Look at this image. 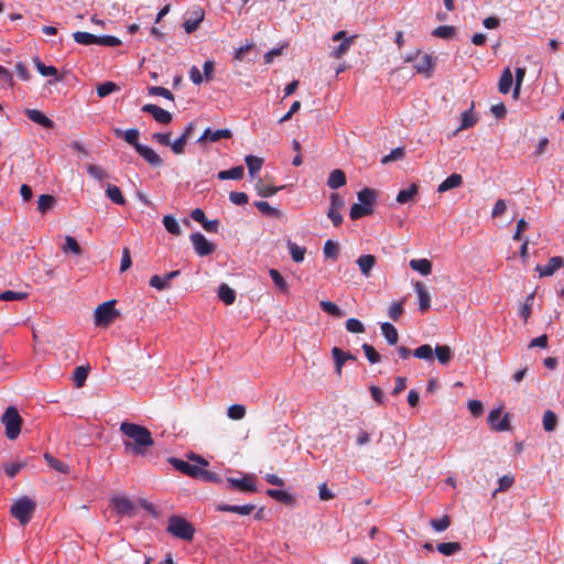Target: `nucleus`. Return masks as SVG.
<instances>
[{"instance_id":"obj_1","label":"nucleus","mask_w":564,"mask_h":564,"mask_svg":"<svg viewBox=\"0 0 564 564\" xmlns=\"http://www.w3.org/2000/svg\"><path fill=\"white\" fill-rule=\"evenodd\" d=\"M120 431L128 438L123 441L126 451L134 456H143L154 444L151 432L142 425L122 422Z\"/></svg>"},{"instance_id":"obj_2","label":"nucleus","mask_w":564,"mask_h":564,"mask_svg":"<svg viewBox=\"0 0 564 564\" xmlns=\"http://www.w3.org/2000/svg\"><path fill=\"white\" fill-rule=\"evenodd\" d=\"M166 530L173 536L184 541H191L195 533L194 527L186 519L180 516L169 518Z\"/></svg>"},{"instance_id":"obj_3","label":"nucleus","mask_w":564,"mask_h":564,"mask_svg":"<svg viewBox=\"0 0 564 564\" xmlns=\"http://www.w3.org/2000/svg\"><path fill=\"white\" fill-rule=\"evenodd\" d=\"M35 508L36 505L31 498L22 497L11 506L10 513L24 525L32 519Z\"/></svg>"},{"instance_id":"obj_4","label":"nucleus","mask_w":564,"mask_h":564,"mask_svg":"<svg viewBox=\"0 0 564 564\" xmlns=\"http://www.w3.org/2000/svg\"><path fill=\"white\" fill-rule=\"evenodd\" d=\"M1 422L6 426V436L9 440H15L22 425V419L14 406H9L1 416Z\"/></svg>"},{"instance_id":"obj_5","label":"nucleus","mask_w":564,"mask_h":564,"mask_svg":"<svg viewBox=\"0 0 564 564\" xmlns=\"http://www.w3.org/2000/svg\"><path fill=\"white\" fill-rule=\"evenodd\" d=\"M118 315L115 310V301H108L97 306L94 313L97 326H108Z\"/></svg>"},{"instance_id":"obj_6","label":"nucleus","mask_w":564,"mask_h":564,"mask_svg":"<svg viewBox=\"0 0 564 564\" xmlns=\"http://www.w3.org/2000/svg\"><path fill=\"white\" fill-rule=\"evenodd\" d=\"M189 239L193 243L195 252L200 256H208L214 252L215 247L212 242H209L206 237L200 232H194L189 236Z\"/></svg>"},{"instance_id":"obj_7","label":"nucleus","mask_w":564,"mask_h":564,"mask_svg":"<svg viewBox=\"0 0 564 564\" xmlns=\"http://www.w3.org/2000/svg\"><path fill=\"white\" fill-rule=\"evenodd\" d=\"M111 503L115 511L120 516H133L134 514V503L124 496H115L111 498Z\"/></svg>"},{"instance_id":"obj_8","label":"nucleus","mask_w":564,"mask_h":564,"mask_svg":"<svg viewBox=\"0 0 564 564\" xmlns=\"http://www.w3.org/2000/svg\"><path fill=\"white\" fill-rule=\"evenodd\" d=\"M227 482L243 492H256L257 486L254 484V477L252 475H245L242 478H227Z\"/></svg>"},{"instance_id":"obj_9","label":"nucleus","mask_w":564,"mask_h":564,"mask_svg":"<svg viewBox=\"0 0 564 564\" xmlns=\"http://www.w3.org/2000/svg\"><path fill=\"white\" fill-rule=\"evenodd\" d=\"M141 110L143 112L150 113L155 121L163 124L170 123L173 118L171 112L153 104H147L142 106Z\"/></svg>"},{"instance_id":"obj_10","label":"nucleus","mask_w":564,"mask_h":564,"mask_svg":"<svg viewBox=\"0 0 564 564\" xmlns=\"http://www.w3.org/2000/svg\"><path fill=\"white\" fill-rule=\"evenodd\" d=\"M135 151L151 166L159 167L163 164L162 158L152 148L148 145H137Z\"/></svg>"},{"instance_id":"obj_11","label":"nucleus","mask_w":564,"mask_h":564,"mask_svg":"<svg viewBox=\"0 0 564 564\" xmlns=\"http://www.w3.org/2000/svg\"><path fill=\"white\" fill-rule=\"evenodd\" d=\"M561 268H564V258L552 257L545 265H536L535 270L543 278L553 275Z\"/></svg>"},{"instance_id":"obj_12","label":"nucleus","mask_w":564,"mask_h":564,"mask_svg":"<svg viewBox=\"0 0 564 564\" xmlns=\"http://www.w3.org/2000/svg\"><path fill=\"white\" fill-rule=\"evenodd\" d=\"M488 424L496 431H507L509 422L507 415L502 416L500 409H494L488 414Z\"/></svg>"},{"instance_id":"obj_13","label":"nucleus","mask_w":564,"mask_h":564,"mask_svg":"<svg viewBox=\"0 0 564 564\" xmlns=\"http://www.w3.org/2000/svg\"><path fill=\"white\" fill-rule=\"evenodd\" d=\"M170 463L178 471H181L187 476L198 478L202 467H199L197 465L189 464L188 462H185L180 458H174V457L170 458Z\"/></svg>"},{"instance_id":"obj_14","label":"nucleus","mask_w":564,"mask_h":564,"mask_svg":"<svg viewBox=\"0 0 564 564\" xmlns=\"http://www.w3.org/2000/svg\"><path fill=\"white\" fill-rule=\"evenodd\" d=\"M231 131L229 129L212 130L210 128L205 129L203 134L198 138L197 142L202 143L205 141L217 142L221 139H230Z\"/></svg>"},{"instance_id":"obj_15","label":"nucleus","mask_w":564,"mask_h":564,"mask_svg":"<svg viewBox=\"0 0 564 564\" xmlns=\"http://www.w3.org/2000/svg\"><path fill=\"white\" fill-rule=\"evenodd\" d=\"M191 217L199 223L203 228L208 232H217L218 230V220H208L205 216V213L200 208H195L191 213Z\"/></svg>"},{"instance_id":"obj_16","label":"nucleus","mask_w":564,"mask_h":564,"mask_svg":"<svg viewBox=\"0 0 564 564\" xmlns=\"http://www.w3.org/2000/svg\"><path fill=\"white\" fill-rule=\"evenodd\" d=\"M435 61L430 54H423L414 65V68L419 74L425 75L426 78L433 74Z\"/></svg>"},{"instance_id":"obj_17","label":"nucleus","mask_w":564,"mask_h":564,"mask_svg":"<svg viewBox=\"0 0 564 564\" xmlns=\"http://www.w3.org/2000/svg\"><path fill=\"white\" fill-rule=\"evenodd\" d=\"M25 116L33 121L34 123L45 128L52 129L54 127V121L47 118L43 112L37 109H25Z\"/></svg>"},{"instance_id":"obj_18","label":"nucleus","mask_w":564,"mask_h":564,"mask_svg":"<svg viewBox=\"0 0 564 564\" xmlns=\"http://www.w3.org/2000/svg\"><path fill=\"white\" fill-rule=\"evenodd\" d=\"M256 509L254 505L248 503L242 506L237 505H228V503H218L216 506L217 511L221 512H234L240 516H248Z\"/></svg>"},{"instance_id":"obj_19","label":"nucleus","mask_w":564,"mask_h":564,"mask_svg":"<svg viewBox=\"0 0 564 564\" xmlns=\"http://www.w3.org/2000/svg\"><path fill=\"white\" fill-rule=\"evenodd\" d=\"M113 133L117 138H121L127 143L132 145L134 148V150H137V145H141V143L138 142L139 135H140V132L138 129L121 130L119 128H115Z\"/></svg>"},{"instance_id":"obj_20","label":"nucleus","mask_w":564,"mask_h":564,"mask_svg":"<svg viewBox=\"0 0 564 564\" xmlns=\"http://www.w3.org/2000/svg\"><path fill=\"white\" fill-rule=\"evenodd\" d=\"M417 297H419V308L421 312H425L431 306V296L425 285L422 282H416L414 284Z\"/></svg>"},{"instance_id":"obj_21","label":"nucleus","mask_w":564,"mask_h":564,"mask_svg":"<svg viewBox=\"0 0 564 564\" xmlns=\"http://www.w3.org/2000/svg\"><path fill=\"white\" fill-rule=\"evenodd\" d=\"M204 20V11L202 9H195L188 19L184 22L185 32L191 34L196 31Z\"/></svg>"},{"instance_id":"obj_22","label":"nucleus","mask_w":564,"mask_h":564,"mask_svg":"<svg viewBox=\"0 0 564 564\" xmlns=\"http://www.w3.org/2000/svg\"><path fill=\"white\" fill-rule=\"evenodd\" d=\"M332 355L335 361V368L338 376L341 375V369L345 362L349 359H355V357L351 354L345 352L338 347H334L332 349Z\"/></svg>"},{"instance_id":"obj_23","label":"nucleus","mask_w":564,"mask_h":564,"mask_svg":"<svg viewBox=\"0 0 564 564\" xmlns=\"http://www.w3.org/2000/svg\"><path fill=\"white\" fill-rule=\"evenodd\" d=\"M463 184V177L460 174H451L444 180L437 187L438 193H445L452 188H456Z\"/></svg>"},{"instance_id":"obj_24","label":"nucleus","mask_w":564,"mask_h":564,"mask_svg":"<svg viewBox=\"0 0 564 564\" xmlns=\"http://www.w3.org/2000/svg\"><path fill=\"white\" fill-rule=\"evenodd\" d=\"M357 198L360 205L373 208V204L377 199V193L372 188H364L357 193Z\"/></svg>"},{"instance_id":"obj_25","label":"nucleus","mask_w":564,"mask_h":564,"mask_svg":"<svg viewBox=\"0 0 564 564\" xmlns=\"http://www.w3.org/2000/svg\"><path fill=\"white\" fill-rule=\"evenodd\" d=\"M357 264L365 276H369L376 264V257L372 254H364L357 259Z\"/></svg>"},{"instance_id":"obj_26","label":"nucleus","mask_w":564,"mask_h":564,"mask_svg":"<svg viewBox=\"0 0 564 564\" xmlns=\"http://www.w3.org/2000/svg\"><path fill=\"white\" fill-rule=\"evenodd\" d=\"M345 184H346V174L344 173V171L336 169L330 172L328 180H327L328 187H330L332 189H337V188L344 186Z\"/></svg>"},{"instance_id":"obj_27","label":"nucleus","mask_w":564,"mask_h":564,"mask_svg":"<svg viewBox=\"0 0 564 564\" xmlns=\"http://www.w3.org/2000/svg\"><path fill=\"white\" fill-rule=\"evenodd\" d=\"M245 173L242 165L235 166L230 170H224L217 173V177L221 181L225 180H241Z\"/></svg>"},{"instance_id":"obj_28","label":"nucleus","mask_w":564,"mask_h":564,"mask_svg":"<svg viewBox=\"0 0 564 564\" xmlns=\"http://www.w3.org/2000/svg\"><path fill=\"white\" fill-rule=\"evenodd\" d=\"M410 267L422 275H429L432 272V262L427 259H412Z\"/></svg>"},{"instance_id":"obj_29","label":"nucleus","mask_w":564,"mask_h":564,"mask_svg":"<svg viewBox=\"0 0 564 564\" xmlns=\"http://www.w3.org/2000/svg\"><path fill=\"white\" fill-rule=\"evenodd\" d=\"M218 297L226 304L231 305L236 300V292L226 283L218 288Z\"/></svg>"},{"instance_id":"obj_30","label":"nucleus","mask_w":564,"mask_h":564,"mask_svg":"<svg viewBox=\"0 0 564 564\" xmlns=\"http://www.w3.org/2000/svg\"><path fill=\"white\" fill-rule=\"evenodd\" d=\"M513 83V76L510 68H506L499 79L498 89L501 94H508Z\"/></svg>"},{"instance_id":"obj_31","label":"nucleus","mask_w":564,"mask_h":564,"mask_svg":"<svg viewBox=\"0 0 564 564\" xmlns=\"http://www.w3.org/2000/svg\"><path fill=\"white\" fill-rule=\"evenodd\" d=\"M106 195L112 203H115L117 205L126 204V199L121 193V189L116 185L107 184Z\"/></svg>"},{"instance_id":"obj_32","label":"nucleus","mask_w":564,"mask_h":564,"mask_svg":"<svg viewBox=\"0 0 564 564\" xmlns=\"http://www.w3.org/2000/svg\"><path fill=\"white\" fill-rule=\"evenodd\" d=\"M381 332H382V335L384 336L386 340L388 341V344L395 345L398 343L399 334H398L397 328L392 324L387 323V322L382 323Z\"/></svg>"},{"instance_id":"obj_33","label":"nucleus","mask_w":564,"mask_h":564,"mask_svg":"<svg viewBox=\"0 0 564 564\" xmlns=\"http://www.w3.org/2000/svg\"><path fill=\"white\" fill-rule=\"evenodd\" d=\"M254 206L263 215H267V216H270V217H274V218L281 217V212L278 208L272 207L265 200H257V202H254Z\"/></svg>"},{"instance_id":"obj_34","label":"nucleus","mask_w":564,"mask_h":564,"mask_svg":"<svg viewBox=\"0 0 564 564\" xmlns=\"http://www.w3.org/2000/svg\"><path fill=\"white\" fill-rule=\"evenodd\" d=\"M245 162L251 177H253L261 170L263 164V160L254 155H247Z\"/></svg>"},{"instance_id":"obj_35","label":"nucleus","mask_w":564,"mask_h":564,"mask_svg":"<svg viewBox=\"0 0 564 564\" xmlns=\"http://www.w3.org/2000/svg\"><path fill=\"white\" fill-rule=\"evenodd\" d=\"M478 118L473 112V107L462 113V122L457 131L469 129L476 124Z\"/></svg>"},{"instance_id":"obj_36","label":"nucleus","mask_w":564,"mask_h":564,"mask_svg":"<svg viewBox=\"0 0 564 564\" xmlns=\"http://www.w3.org/2000/svg\"><path fill=\"white\" fill-rule=\"evenodd\" d=\"M417 186L415 184L410 185L408 188L401 189L397 195V202L399 204H405L410 202L417 194Z\"/></svg>"},{"instance_id":"obj_37","label":"nucleus","mask_w":564,"mask_h":564,"mask_svg":"<svg viewBox=\"0 0 564 564\" xmlns=\"http://www.w3.org/2000/svg\"><path fill=\"white\" fill-rule=\"evenodd\" d=\"M288 248H289L291 258L293 259L294 262L300 263L304 260V256L306 252V249L304 247H300L295 242L289 240Z\"/></svg>"},{"instance_id":"obj_38","label":"nucleus","mask_w":564,"mask_h":564,"mask_svg":"<svg viewBox=\"0 0 564 564\" xmlns=\"http://www.w3.org/2000/svg\"><path fill=\"white\" fill-rule=\"evenodd\" d=\"M74 41L82 45H91L97 44V35L88 33V32H80L77 31L73 33Z\"/></svg>"},{"instance_id":"obj_39","label":"nucleus","mask_w":564,"mask_h":564,"mask_svg":"<svg viewBox=\"0 0 564 564\" xmlns=\"http://www.w3.org/2000/svg\"><path fill=\"white\" fill-rule=\"evenodd\" d=\"M435 356H436L437 360L440 361V364L446 365L453 358V351L449 346H446V345L436 346Z\"/></svg>"},{"instance_id":"obj_40","label":"nucleus","mask_w":564,"mask_h":564,"mask_svg":"<svg viewBox=\"0 0 564 564\" xmlns=\"http://www.w3.org/2000/svg\"><path fill=\"white\" fill-rule=\"evenodd\" d=\"M44 459L47 462V464L50 465V467H52L53 469L59 471V473H63V474H68L69 473V467L67 464H65L64 462L62 460H58L56 459L55 457H53L51 454L48 453H45L44 454Z\"/></svg>"},{"instance_id":"obj_41","label":"nucleus","mask_w":564,"mask_h":564,"mask_svg":"<svg viewBox=\"0 0 564 564\" xmlns=\"http://www.w3.org/2000/svg\"><path fill=\"white\" fill-rule=\"evenodd\" d=\"M373 213V208L366 207L360 205L359 203L354 204L350 207L349 216L351 219H359L361 217H365L367 215H370Z\"/></svg>"},{"instance_id":"obj_42","label":"nucleus","mask_w":564,"mask_h":564,"mask_svg":"<svg viewBox=\"0 0 564 564\" xmlns=\"http://www.w3.org/2000/svg\"><path fill=\"white\" fill-rule=\"evenodd\" d=\"M89 367L79 366L76 367L73 373V380L77 388H80L85 384V381L88 377Z\"/></svg>"},{"instance_id":"obj_43","label":"nucleus","mask_w":564,"mask_h":564,"mask_svg":"<svg viewBox=\"0 0 564 564\" xmlns=\"http://www.w3.org/2000/svg\"><path fill=\"white\" fill-rule=\"evenodd\" d=\"M436 550L443 555L449 556L460 550V544L458 542H443L437 544Z\"/></svg>"},{"instance_id":"obj_44","label":"nucleus","mask_w":564,"mask_h":564,"mask_svg":"<svg viewBox=\"0 0 564 564\" xmlns=\"http://www.w3.org/2000/svg\"><path fill=\"white\" fill-rule=\"evenodd\" d=\"M257 192L258 195L261 197H271L275 195L280 189H282L284 186H271L263 184L261 181L257 184Z\"/></svg>"},{"instance_id":"obj_45","label":"nucleus","mask_w":564,"mask_h":564,"mask_svg":"<svg viewBox=\"0 0 564 564\" xmlns=\"http://www.w3.org/2000/svg\"><path fill=\"white\" fill-rule=\"evenodd\" d=\"M543 429L546 431V432H552L555 430L556 425H557V416L556 414L551 411V410H547L544 412L543 414Z\"/></svg>"},{"instance_id":"obj_46","label":"nucleus","mask_w":564,"mask_h":564,"mask_svg":"<svg viewBox=\"0 0 564 564\" xmlns=\"http://www.w3.org/2000/svg\"><path fill=\"white\" fill-rule=\"evenodd\" d=\"M55 204V198L52 195L43 194L39 197L37 209L40 213L45 214Z\"/></svg>"},{"instance_id":"obj_47","label":"nucleus","mask_w":564,"mask_h":564,"mask_svg":"<svg viewBox=\"0 0 564 564\" xmlns=\"http://www.w3.org/2000/svg\"><path fill=\"white\" fill-rule=\"evenodd\" d=\"M413 356L423 359V360H432L433 359V348L429 344L421 345L416 349L413 350Z\"/></svg>"},{"instance_id":"obj_48","label":"nucleus","mask_w":564,"mask_h":564,"mask_svg":"<svg viewBox=\"0 0 564 564\" xmlns=\"http://www.w3.org/2000/svg\"><path fill=\"white\" fill-rule=\"evenodd\" d=\"M34 65L42 76H56L57 69L54 66H46L39 57L33 58Z\"/></svg>"},{"instance_id":"obj_49","label":"nucleus","mask_w":564,"mask_h":564,"mask_svg":"<svg viewBox=\"0 0 564 564\" xmlns=\"http://www.w3.org/2000/svg\"><path fill=\"white\" fill-rule=\"evenodd\" d=\"M119 87L113 82H104L97 86V95L98 97L104 98L117 91Z\"/></svg>"},{"instance_id":"obj_50","label":"nucleus","mask_w":564,"mask_h":564,"mask_svg":"<svg viewBox=\"0 0 564 564\" xmlns=\"http://www.w3.org/2000/svg\"><path fill=\"white\" fill-rule=\"evenodd\" d=\"M87 173L97 181H104L109 177L108 173L99 165L88 164Z\"/></svg>"},{"instance_id":"obj_51","label":"nucleus","mask_w":564,"mask_h":564,"mask_svg":"<svg viewBox=\"0 0 564 564\" xmlns=\"http://www.w3.org/2000/svg\"><path fill=\"white\" fill-rule=\"evenodd\" d=\"M163 225L170 234L175 235V236H178L181 234L180 225L174 217H172L170 215L164 216Z\"/></svg>"},{"instance_id":"obj_52","label":"nucleus","mask_w":564,"mask_h":564,"mask_svg":"<svg viewBox=\"0 0 564 564\" xmlns=\"http://www.w3.org/2000/svg\"><path fill=\"white\" fill-rule=\"evenodd\" d=\"M319 305L324 312L328 313L332 316H335V317L344 316V312L335 303H333L330 301H322L319 303Z\"/></svg>"},{"instance_id":"obj_53","label":"nucleus","mask_w":564,"mask_h":564,"mask_svg":"<svg viewBox=\"0 0 564 564\" xmlns=\"http://www.w3.org/2000/svg\"><path fill=\"white\" fill-rule=\"evenodd\" d=\"M323 251L326 258L335 260L338 258L339 254L338 243L333 240H327L324 245Z\"/></svg>"},{"instance_id":"obj_54","label":"nucleus","mask_w":564,"mask_h":564,"mask_svg":"<svg viewBox=\"0 0 564 564\" xmlns=\"http://www.w3.org/2000/svg\"><path fill=\"white\" fill-rule=\"evenodd\" d=\"M269 273H270V276H271L273 283L275 284V286L278 289H280L282 292H286L289 289V285L285 281V279L281 275V273L275 269H271L269 271Z\"/></svg>"},{"instance_id":"obj_55","label":"nucleus","mask_w":564,"mask_h":564,"mask_svg":"<svg viewBox=\"0 0 564 564\" xmlns=\"http://www.w3.org/2000/svg\"><path fill=\"white\" fill-rule=\"evenodd\" d=\"M28 296L26 292L4 291L0 293V301H23Z\"/></svg>"},{"instance_id":"obj_56","label":"nucleus","mask_w":564,"mask_h":564,"mask_svg":"<svg viewBox=\"0 0 564 564\" xmlns=\"http://www.w3.org/2000/svg\"><path fill=\"white\" fill-rule=\"evenodd\" d=\"M227 414L231 420H241L246 415V408L241 404H232L228 408Z\"/></svg>"},{"instance_id":"obj_57","label":"nucleus","mask_w":564,"mask_h":564,"mask_svg":"<svg viewBox=\"0 0 564 564\" xmlns=\"http://www.w3.org/2000/svg\"><path fill=\"white\" fill-rule=\"evenodd\" d=\"M362 350L368 359V361L370 364H378L381 361V356L379 352L376 351V349L369 345V344H364L362 345Z\"/></svg>"},{"instance_id":"obj_58","label":"nucleus","mask_w":564,"mask_h":564,"mask_svg":"<svg viewBox=\"0 0 564 564\" xmlns=\"http://www.w3.org/2000/svg\"><path fill=\"white\" fill-rule=\"evenodd\" d=\"M455 33V28L451 25L437 26L432 34L441 39H451Z\"/></svg>"},{"instance_id":"obj_59","label":"nucleus","mask_w":564,"mask_h":564,"mask_svg":"<svg viewBox=\"0 0 564 564\" xmlns=\"http://www.w3.org/2000/svg\"><path fill=\"white\" fill-rule=\"evenodd\" d=\"M148 93L151 96H161V97H163L165 99H169V100H173L174 99L173 94L167 88H164V87L150 86L148 88Z\"/></svg>"},{"instance_id":"obj_60","label":"nucleus","mask_w":564,"mask_h":564,"mask_svg":"<svg viewBox=\"0 0 564 564\" xmlns=\"http://www.w3.org/2000/svg\"><path fill=\"white\" fill-rule=\"evenodd\" d=\"M149 284L150 286L156 289L158 291H163L170 288V283L167 282V280H165V275H152L149 281Z\"/></svg>"},{"instance_id":"obj_61","label":"nucleus","mask_w":564,"mask_h":564,"mask_svg":"<svg viewBox=\"0 0 564 564\" xmlns=\"http://www.w3.org/2000/svg\"><path fill=\"white\" fill-rule=\"evenodd\" d=\"M121 44V40L112 35L97 36V45L116 47Z\"/></svg>"},{"instance_id":"obj_62","label":"nucleus","mask_w":564,"mask_h":564,"mask_svg":"<svg viewBox=\"0 0 564 564\" xmlns=\"http://www.w3.org/2000/svg\"><path fill=\"white\" fill-rule=\"evenodd\" d=\"M346 329L349 333L360 334L365 332L364 324L357 318H349L346 321Z\"/></svg>"},{"instance_id":"obj_63","label":"nucleus","mask_w":564,"mask_h":564,"mask_svg":"<svg viewBox=\"0 0 564 564\" xmlns=\"http://www.w3.org/2000/svg\"><path fill=\"white\" fill-rule=\"evenodd\" d=\"M449 524L451 520L448 516H443L441 519H433L431 521V525L436 532L445 531L449 527Z\"/></svg>"},{"instance_id":"obj_64","label":"nucleus","mask_w":564,"mask_h":564,"mask_svg":"<svg viewBox=\"0 0 564 564\" xmlns=\"http://www.w3.org/2000/svg\"><path fill=\"white\" fill-rule=\"evenodd\" d=\"M513 481H514V478L512 476L505 475V476L500 477L498 480V488L494 491V496L497 492L507 491L512 486Z\"/></svg>"}]
</instances>
